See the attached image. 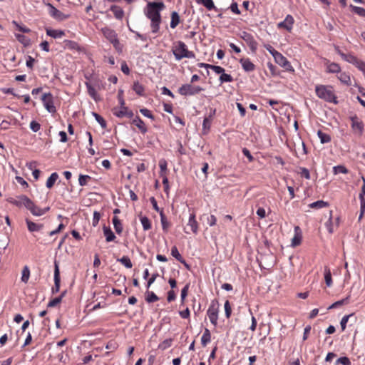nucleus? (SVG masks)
<instances>
[{
	"label": "nucleus",
	"instance_id": "nucleus-1",
	"mask_svg": "<svg viewBox=\"0 0 365 365\" xmlns=\"http://www.w3.org/2000/svg\"><path fill=\"white\" fill-rule=\"evenodd\" d=\"M8 201L17 207H21L24 205L34 216H41L50 210L49 207L43 209L40 208L36 205L31 199L24 195L18 196L17 199L10 198Z\"/></svg>",
	"mask_w": 365,
	"mask_h": 365
},
{
	"label": "nucleus",
	"instance_id": "nucleus-2",
	"mask_svg": "<svg viewBox=\"0 0 365 365\" xmlns=\"http://www.w3.org/2000/svg\"><path fill=\"white\" fill-rule=\"evenodd\" d=\"M145 14L151 21L150 27L152 33L157 34L160 30V25L162 21L160 13L153 7H150V4H148Z\"/></svg>",
	"mask_w": 365,
	"mask_h": 365
},
{
	"label": "nucleus",
	"instance_id": "nucleus-3",
	"mask_svg": "<svg viewBox=\"0 0 365 365\" xmlns=\"http://www.w3.org/2000/svg\"><path fill=\"white\" fill-rule=\"evenodd\" d=\"M315 92L319 98L323 99L327 102L333 103L334 104L338 103L336 96H335L331 86L318 85L315 88Z\"/></svg>",
	"mask_w": 365,
	"mask_h": 365
},
{
	"label": "nucleus",
	"instance_id": "nucleus-4",
	"mask_svg": "<svg viewBox=\"0 0 365 365\" xmlns=\"http://www.w3.org/2000/svg\"><path fill=\"white\" fill-rule=\"evenodd\" d=\"M202 91H204V88L200 86H195L187 83L183 84L179 88L178 93L182 96H194Z\"/></svg>",
	"mask_w": 365,
	"mask_h": 365
},
{
	"label": "nucleus",
	"instance_id": "nucleus-5",
	"mask_svg": "<svg viewBox=\"0 0 365 365\" xmlns=\"http://www.w3.org/2000/svg\"><path fill=\"white\" fill-rule=\"evenodd\" d=\"M218 312H219V304L217 300L212 301L207 312V314L210 320V322L216 326L217 324L218 319Z\"/></svg>",
	"mask_w": 365,
	"mask_h": 365
},
{
	"label": "nucleus",
	"instance_id": "nucleus-6",
	"mask_svg": "<svg viewBox=\"0 0 365 365\" xmlns=\"http://www.w3.org/2000/svg\"><path fill=\"white\" fill-rule=\"evenodd\" d=\"M351 122V128L354 133L361 135L364 132V123L356 115H354L349 117Z\"/></svg>",
	"mask_w": 365,
	"mask_h": 365
},
{
	"label": "nucleus",
	"instance_id": "nucleus-7",
	"mask_svg": "<svg viewBox=\"0 0 365 365\" xmlns=\"http://www.w3.org/2000/svg\"><path fill=\"white\" fill-rule=\"evenodd\" d=\"M45 108L51 113L56 112V107L53 104V96L51 93H43L41 96Z\"/></svg>",
	"mask_w": 365,
	"mask_h": 365
},
{
	"label": "nucleus",
	"instance_id": "nucleus-8",
	"mask_svg": "<svg viewBox=\"0 0 365 365\" xmlns=\"http://www.w3.org/2000/svg\"><path fill=\"white\" fill-rule=\"evenodd\" d=\"M240 36L248 45L252 52L255 53L257 49L258 43L255 40L254 36L247 31H242Z\"/></svg>",
	"mask_w": 365,
	"mask_h": 365
},
{
	"label": "nucleus",
	"instance_id": "nucleus-9",
	"mask_svg": "<svg viewBox=\"0 0 365 365\" xmlns=\"http://www.w3.org/2000/svg\"><path fill=\"white\" fill-rule=\"evenodd\" d=\"M187 49V46L184 42L180 41H178L176 43V45L174 46V48L173 49V55L175 56V59L178 61L182 59L183 57L179 56L185 53Z\"/></svg>",
	"mask_w": 365,
	"mask_h": 365
},
{
	"label": "nucleus",
	"instance_id": "nucleus-10",
	"mask_svg": "<svg viewBox=\"0 0 365 365\" xmlns=\"http://www.w3.org/2000/svg\"><path fill=\"white\" fill-rule=\"evenodd\" d=\"M61 284L60 271L58 264L56 261L54 262V286L51 289L53 294H56L59 292Z\"/></svg>",
	"mask_w": 365,
	"mask_h": 365
},
{
	"label": "nucleus",
	"instance_id": "nucleus-11",
	"mask_svg": "<svg viewBox=\"0 0 365 365\" xmlns=\"http://www.w3.org/2000/svg\"><path fill=\"white\" fill-rule=\"evenodd\" d=\"M294 20L292 15L288 14L285 19L279 22L277 24V27L279 29H284L288 31H290L292 29V26L294 24Z\"/></svg>",
	"mask_w": 365,
	"mask_h": 365
},
{
	"label": "nucleus",
	"instance_id": "nucleus-12",
	"mask_svg": "<svg viewBox=\"0 0 365 365\" xmlns=\"http://www.w3.org/2000/svg\"><path fill=\"white\" fill-rule=\"evenodd\" d=\"M103 36L110 42H113L118 38L116 32L108 27H105L101 29Z\"/></svg>",
	"mask_w": 365,
	"mask_h": 365
},
{
	"label": "nucleus",
	"instance_id": "nucleus-13",
	"mask_svg": "<svg viewBox=\"0 0 365 365\" xmlns=\"http://www.w3.org/2000/svg\"><path fill=\"white\" fill-rule=\"evenodd\" d=\"M48 6L49 7V14L54 19L58 20H63L67 18L66 15H64L61 11L58 10L52 4H48Z\"/></svg>",
	"mask_w": 365,
	"mask_h": 365
},
{
	"label": "nucleus",
	"instance_id": "nucleus-14",
	"mask_svg": "<svg viewBox=\"0 0 365 365\" xmlns=\"http://www.w3.org/2000/svg\"><path fill=\"white\" fill-rule=\"evenodd\" d=\"M240 63L242 68L246 72H251L255 69V65L250 60V58H242L240 59Z\"/></svg>",
	"mask_w": 365,
	"mask_h": 365
},
{
	"label": "nucleus",
	"instance_id": "nucleus-15",
	"mask_svg": "<svg viewBox=\"0 0 365 365\" xmlns=\"http://www.w3.org/2000/svg\"><path fill=\"white\" fill-rule=\"evenodd\" d=\"M187 225L190 227V230L193 233H197L198 223L195 220V215L194 213L190 214L189 217L188 223Z\"/></svg>",
	"mask_w": 365,
	"mask_h": 365
},
{
	"label": "nucleus",
	"instance_id": "nucleus-16",
	"mask_svg": "<svg viewBox=\"0 0 365 365\" xmlns=\"http://www.w3.org/2000/svg\"><path fill=\"white\" fill-rule=\"evenodd\" d=\"M26 225H27V227H28V230L31 232H38V231L41 230L42 228L43 227V224L35 223V222L31 221L29 219H26Z\"/></svg>",
	"mask_w": 365,
	"mask_h": 365
},
{
	"label": "nucleus",
	"instance_id": "nucleus-17",
	"mask_svg": "<svg viewBox=\"0 0 365 365\" xmlns=\"http://www.w3.org/2000/svg\"><path fill=\"white\" fill-rule=\"evenodd\" d=\"M295 235L292 240V245L293 247H296L299 245H300L302 241V233L301 230L299 226H296L294 227Z\"/></svg>",
	"mask_w": 365,
	"mask_h": 365
},
{
	"label": "nucleus",
	"instance_id": "nucleus-18",
	"mask_svg": "<svg viewBox=\"0 0 365 365\" xmlns=\"http://www.w3.org/2000/svg\"><path fill=\"white\" fill-rule=\"evenodd\" d=\"M103 234L106 237V242H112L115 239V235L111 230L110 227L103 226Z\"/></svg>",
	"mask_w": 365,
	"mask_h": 365
},
{
	"label": "nucleus",
	"instance_id": "nucleus-19",
	"mask_svg": "<svg viewBox=\"0 0 365 365\" xmlns=\"http://www.w3.org/2000/svg\"><path fill=\"white\" fill-rule=\"evenodd\" d=\"M132 123L136 125L143 134L147 132V128L144 122L140 119L139 116H136L133 120Z\"/></svg>",
	"mask_w": 365,
	"mask_h": 365
},
{
	"label": "nucleus",
	"instance_id": "nucleus-20",
	"mask_svg": "<svg viewBox=\"0 0 365 365\" xmlns=\"http://www.w3.org/2000/svg\"><path fill=\"white\" fill-rule=\"evenodd\" d=\"M110 10L113 11L115 17L117 19H122L124 16L123 10L118 6L112 5L110 8Z\"/></svg>",
	"mask_w": 365,
	"mask_h": 365
},
{
	"label": "nucleus",
	"instance_id": "nucleus-21",
	"mask_svg": "<svg viewBox=\"0 0 365 365\" xmlns=\"http://www.w3.org/2000/svg\"><path fill=\"white\" fill-rule=\"evenodd\" d=\"M46 34L49 36L54 38H61L63 36H64L65 33L63 31H61V30L47 29Z\"/></svg>",
	"mask_w": 365,
	"mask_h": 365
},
{
	"label": "nucleus",
	"instance_id": "nucleus-22",
	"mask_svg": "<svg viewBox=\"0 0 365 365\" xmlns=\"http://www.w3.org/2000/svg\"><path fill=\"white\" fill-rule=\"evenodd\" d=\"M171 21H170V27L172 29H175L180 22V19L178 13L177 11H173L170 15Z\"/></svg>",
	"mask_w": 365,
	"mask_h": 365
},
{
	"label": "nucleus",
	"instance_id": "nucleus-23",
	"mask_svg": "<svg viewBox=\"0 0 365 365\" xmlns=\"http://www.w3.org/2000/svg\"><path fill=\"white\" fill-rule=\"evenodd\" d=\"M211 340V334L208 329L205 328L201 338V344L205 346Z\"/></svg>",
	"mask_w": 365,
	"mask_h": 365
},
{
	"label": "nucleus",
	"instance_id": "nucleus-24",
	"mask_svg": "<svg viewBox=\"0 0 365 365\" xmlns=\"http://www.w3.org/2000/svg\"><path fill=\"white\" fill-rule=\"evenodd\" d=\"M197 4H202L208 10L214 9L217 11V9L215 6L212 0H196Z\"/></svg>",
	"mask_w": 365,
	"mask_h": 365
},
{
	"label": "nucleus",
	"instance_id": "nucleus-25",
	"mask_svg": "<svg viewBox=\"0 0 365 365\" xmlns=\"http://www.w3.org/2000/svg\"><path fill=\"white\" fill-rule=\"evenodd\" d=\"M273 57L274 58L275 62L279 66H284L285 62L287 59L279 52H274L273 54Z\"/></svg>",
	"mask_w": 365,
	"mask_h": 365
},
{
	"label": "nucleus",
	"instance_id": "nucleus-26",
	"mask_svg": "<svg viewBox=\"0 0 365 365\" xmlns=\"http://www.w3.org/2000/svg\"><path fill=\"white\" fill-rule=\"evenodd\" d=\"M113 224L116 233L118 235L121 234L123 232V225L116 216L113 218Z\"/></svg>",
	"mask_w": 365,
	"mask_h": 365
},
{
	"label": "nucleus",
	"instance_id": "nucleus-27",
	"mask_svg": "<svg viewBox=\"0 0 365 365\" xmlns=\"http://www.w3.org/2000/svg\"><path fill=\"white\" fill-rule=\"evenodd\" d=\"M15 36H16V39L21 43H22L24 45V46L26 47V46H30L31 39L29 38H28L27 36H26L23 34H16Z\"/></svg>",
	"mask_w": 365,
	"mask_h": 365
},
{
	"label": "nucleus",
	"instance_id": "nucleus-28",
	"mask_svg": "<svg viewBox=\"0 0 365 365\" xmlns=\"http://www.w3.org/2000/svg\"><path fill=\"white\" fill-rule=\"evenodd\" d=\"M58 178V175L57 174V173H53L46 181V187L48 189H51L53 186L54 183L56 182Z\"/></svg>",
	"mask_w": 365,
	"mask_h": 365
},
{
	"label": "nucleus",
	"instance_id": "nucleus-29",
	"mask_svg": "<svg viewBox=\"0 0 365 365\" xmlns=\"http://www.w3.org/2000/svg\"><path fill=\"white\" fill-rule=\"evenodd\" d=\"M160 215L163 230L166 232L170 227V223L168 222L167 217L163 212V210L160 211Z\"/></svg>",
	"mask_w": 365,
	"mask_h": 365
},
{
	"label": "nucleus",
	"instance_id": "nucleus-30",
	"mask_svg": "<svg viewBox=\"0 0 365 365\" xmlns=\"http://www.w3.org/2000/svg\"><path fill=\"white\" fill-rule=\"evenodd\" d=\"M145 294V300L148 303H153L159 299L158 297L153 292L147 291Z\"/></svg>",
	"mask_w": 365,
	"mask_h": 365
},
{
	"label": "nucleus",
	"instance_id": "nucleus-31",
	"mask_svg": "<svg viewBox=\"0 0 365 365\" xmlns=\"http://www.w3.org/2000/svg\"><path fill=\"white\" fill-rule=\"evenodd\" d=\"M309 206L310 208L319 209L329 206V203L323 200H318L311 203Z\"/></svg>",
	"mask_w": 365,
	"mask_h": 365
},
{
	"label": "nucleus",
	"instance_id": "nucleus-32",
	"mask_svg": "<svg viewBox=\"0 0 365 365\" xmlns=\"http://www.w3.org/2000/svg\"><path fill=\"white\" fill-rule=\"evenodd\" d=\"M349 8L351 11L354 12L355 14H358L359 16L361 17L365 18V9L356 6H354L351 4L349 6Z\"/></svg>",
	"mask_w": 365,
	"mask_h": 365
},
{
	"label": "nucleus",
	"instance_id": "nucleus-33",
	"mask_svg": "<svg viewBox=\"0 0 365 365\" xmlns=\"http://www.w3.org/2000/svg\"><path fill=\"white\" fill-rule=\"evenodd\" d=\"M133 89L138 96H144V87L139 82H134Z\"/></svg>",
	"mask_w": 365,
	"mask_h": 365
},
{
	"label": "nucleus",
	"instance_id": "nucleus-34",
	"mask_svg": "<svg viewBox=\"0 0 365 365\" xmlns=\"http://www.w3.org/2000/svg\"><path fill=\"white\" fill-rule=\"evenodd\" d=\"M86 86L88 90V93L91 97H92L95 101H97V92L94 87L88 82L86 83Z\"/></svg>",
	"mask_w": 365,
	"mask_h": 365
},
{
	"label": "nucleus",
	"instance_id": "nucleus-35",
	"mask_svg": "<svg viewBox=\"0 0 365 365\" xmlns=\"http://www.w3.org/2000/svg\"><path fill=\"white\" fill-rule=\"evenodd\" d=\"M317 135L320 138L322 143H327L331 141V137L329 135L323 133L322 130H318Z\"/></svg>",
	"mask_w": 365,
	"mask_h": 365
},
{
	"label": "nucleus",
	"instance_id": "nucleus-36",
	"mask_svg": "<svg viewBox=\"0 0 365 365\" xmlns=\"http://www.w3.org/2000/svg\"><path fill=\"white\" fill-rule=\"evenodd\" d=\"M118 261L120 262L122 264H123L126 268H131L133 267V264L130 261V259L128 256H123L120 259H118Z\"/></svg>",
	"mask_w": 365,
	"mask_h": 365
},
{
	"label": "nucleus",
	"instance_id": "nucleus-37",
	"mask_svg": "<svg viewBox=\"0 0 365 365\" xmlns=\"http://www.w3.org/2000/svg\"><path fill=\"white\" fill-rule=\"evenodd\" d=\"M353 317H355L354 313L350 314L349 315H345L342 317L341 322H340V325H341V328L342 331L345 330L346 324H347L349 319L351 318H353Z\"/></svg>",
	"mask_w": 365,
	"mask_h": 365
},
{
	"label": "nucleus",
	"instance_id": "nucleus-38",
	"mask_svg": "<svg viewBox=\"0 0 365 365\" xmlns=\"http://www.w3.org/2000/svg\"><path fill=\"white\" fill-rule=\"evenodd\" d=\"M140 222L144 230H148L151 228L150 221L146 216L141 217Z\"/></svg>",
	"mask_w": 365,
	"mask_h": 365
},
{
	"label": "nucleus",
	"instance_id": "nucleus-39",
	"mask_svg": "<svg viewBox=\"0 0 365 365\" xmlns=\"http://www.w3.org/2000/svg\"><path fill=\"white\" fill-rule=\"evenodd\" d=\"M93 115L95 117L96 121L101 125V128L105 129L106 128V122L104 118L99 114L93 112Z\"/></svg>",
	"mask_w": 365,
	"mask_h": 365
},
{
	"label": "nucleus",
	"instance_id": "nucleus-40",
	"mask_svg": "<svg viewBox=\"0 0 365 365\" xmlns=\"http://www.w3.org/2000/svg\"><path fill=\"white\" fill-rule=\"evenodd\" d=\"M349 297L350 296L349 295L346 298H344V299H343L341 300H339V301L333 303L331 306H329V309H334V308H336V307H337L339 306L348 304L349 303Z\"/></svg>",
	"mask_w": 365,
	"mask_h": 365
},
{
	"label": "nucleus",
	"instance_id": "nucleus-41",
	"mask_svg": "<svg viewBox=\"0 0 365 365\" xmlns=\"http://www.w3.org/2000/svg\"><path fill=\"white\" fill-rule=\"evenodd\" d=\"M91 180V177L88 175H80L78 178V182L81 186H85L88 182Z\"/></svg>",
	"mask_w": 365,
	"mask_h": 365
},
{
	"label": "nucleus",
	"instance_id": "nucleus-42",
	"mask_svg": "<svg viewBox=\"0 0 365 365\" xmlns=\"http://www.w3.org/2000/svg\"><path fill=\"white\" fill-rule=\"evenodd\" d=\"M30 270L27 266H25L22 269L21 281L26 283L29 279Z\"/></svg>",
	"mask_w": 365,
	"mask_h": 365
},
{
	"label": "nucleus",
	"instance_id": "nucleus-43",
	"mask_svg": "<svg viewBox=\"0 0 365 365\" xmlns=\"http://www.w3.org/2000/svg\"><path fill=\"white\" fill-rule=\"evenodd\" d=\"M173 339H167L164 340L162 343H160L158 345V349L161 350H165L166 349L171 346Z\"/></svg>",
	"mask_w": 365,
	"mask_h": 365
},
{
	"label": "nucleus",
	"instance_id": "nucleus-44",
	"mask_svg": "<svg viewBox=\"0 0 365 365\" xmlns=\"http://www.w3.org/2000/svg\"><path fill=\"white\" fill-rule=\"evenodd\" d=\"M150 7H153L156 10H158L160 13L162 10L165 9V4L163 2H149Z\"/></svg>",
	"mask_w": 365,
	"mask_h": 365
},
{
	"label": "nucleus",
	"instance_id": "nucleus-45",
	"mask_svg": "<svg viewBox=\"0 0 365 365\" xmlns=\"http://www.w3.org/2000/svg\"><path fill=\"white\" fill-rule=\"evenodd\" d=\"M339 364H342V365H351V361L350 359L346 357V356H342V357H340L336 361H335V365H339Z\"/></svg>",
	"mask_w": 365,
	"mask_h": 365
},
{
	"label": "nucleus",
	"instance_id": "nucleus-46",
	"mask_svg": "<svg viewBox=\"0 0 365 365\" xmlns=\"http://www.w3.org/2000/svg\"><path fill=\"white\" fill-rule=\"evenodd\" d=\"M123 106H121L120 108H114L112 110L113 115L118 118H123L125 116V110H123Z\"/></svg>",
	"mask_w": 365,
	"mask_h": 365
},
{
	"label": "nucleus",
	"instance_id": "nucleus-47",
	"mask_svg": "<svg viewBox=\"0 0 365 365\" xmlns=\"http://www.w3.org/2000/svg\"><path fill=\"white\" fill-rule=\"evenodd\" d=\"M220 81L221 83L224 82H232L233 81V78L231 75L225 73L223 72L221 76H220Z\"/></svg>",
	"mask_w": 365,
	"mask_h": 365
},
{
	"label": "nucleus",
	"instance_id": "nucleus-48",
	"mask_svg": "<svg viewBox=\"0 0 365 365\" xmlns=\"http://www.w3.org/2000/svg\"><path fill=\"white\" fill-rule=\"evenodd\" d=\"M212 122V115L205 117L203 120L202 128L204 130H209L210 128Z\"/></svg>",
	"mask_w": 365,
	"mask_h": 365
},
{
	"label": "nucleus",
	"instance_id": "nucleus-49",
	"mask_svg": "<svg viewBox=\"0 0 365 365\" xmlns=\"http://www.w3.org/2000/svg\"><path fill=\"white\" fill-rule=\"evenodd\" d=\"M338 78L341 83H343L346 85L350 84V76L349 75H347L346 73H340V75Z\"/></svg>",
	"mask_w": 365,
	"mask_h": 365
},
{
	"label": "nucleus",
	"instance_id": "nucleus-50",
	"mask_svg": "<svg viewBox=\"0 0 365 365\" xmlns=\"http://www.w3.org/2000/svg\"><path fill=\"white\" fill-rule=\"evenodd\" d=\"M171 255L173 257H175L178 261L182 262V257L179 253L178 250L176 246H173L171 249Z\"/></svg>",
	"mask_w": 365,
	"mask_h": 365
},
{
	"label": "nucleus",
	"instance_id": "nucleus-51",
	"mask_svg": "<svg viewBox=\"0 0 365 365\" xmlns=\"http://www.w3.org/2000/svg\"><path fill=\"white\" fill-rule=\"evenodd\" d=\"M328 72L329 73H339L340 71V67L337 63H331L327 67Z\"/></svg>",
	"mask_w": 365,
	"mask_h": 365
},
{
	"label": "nucleus",
	"instance_id": "nucleus-52",
	"mask_svg": "<svg viewBox=\"0 0 365 365\" xmlns=\"http://www.w3.org/2000/svg\"><path fill=\"white\" fill-rule=\"evenodd\" d=\"M333 169H334V174H339V173L346 174V173H348V170L344 165L334 166Z\"/></svg>",
	"mask_w": 365,
	"mask_h": 365
},
{
	"label": "nucleus",
	"instance_id": "nucleus-53",
	"mask_svg": "<svg viewBox=\"0 0 365 365\" xmlns=\"http://www.w3.org/2000/svg\"><path fill=\"white\" fill-rule=\"evenodd\" d=\"M224 307H225V316L227 319H229L232 314V308H231L230 303L228 300H227L225 302Z\"/></svg>",
	"mask_w": 365,
	"mask_h": 365
},
{
	"label": "nucleus",
	"instance_id": "nucleus-54",
	"mask_svg": "<svg viewBox=\"0 0 365 365\" xmlns=\"http://www.w3.org/2000/svg\"><path fill=\"white\" fill-rule=\"evenodd\" d=\"M159 167L160 168V175L163 176L164 173L167 170V162L165 159H161L159 161Z\"/></svg>",
	"mask_w": 365,
	"mask_h": 365
},
{
	"label": "nucleus",
	"instance_id": "nucleus-55",
	"mask_svg": "<svg viewBox=\"0 0 365 365\" xmlns=\"http://www.w3.org/2000/svg\"><path fill=\"white\" fill-rule=\"evenodd\" d=\"M190 284H187L181 290V303L184 304L185 297L187 295Z\"/></svg>",
	"mask_w": 365,
	"mask_h": 365
},
{
	"label": "nucleus",
	"instance_id": "nucleus-56",
	"mask_svg": "<svg viewBox=\"0 0 365 365\" xmlns=\"http://www.w3.org/2000/svg\"><path fill=\"white\" fill-rule=\"evenodd\" d=\"M324 279L327 287H331L332 284V279L330 270L328 269L324 274Z\"/></svg>",
	"mask_w": 365,
	"mask_h": 365
},
{
	"label": "nucleus",
	"instance_id": "nucleus-57",
	"mask_svg": "<svg viewBox=\"0 0 365 365\" xmlns=\"http://www.w3.org/2000/svg\"><path fill=\"white\" fill-rule=\"evenodd\" d=\"M30 128L34 131V132H38L40 128H41V125L40 123H38L37 121H35V120H32L30 123Z\"/></svg>",
	"mask_w": 365,
	"mask_h": 365
},
{
	"label": "nucleus",
	"instance_id": "nucleus-58",
	"mask_svg": "<svg viewBox=\"0 0 365 365\" xmlns=\"http://www.w3.org/2000/svg\"><path fill=\"white\" fill-rule=\"evenodd\" d=\"M113 44V46H114V48H115V50L118 52V53H121L122 51H123V45L120 43L118 38H117L116 40H115L113 42L111 43Z\"/></svg>",
	"mask_w": 365,
	"mask_h": 365
},
{
	"label": "nucleus",
	"instance_id": "nucleus-59",
	"mask_svg": "<svg viewBox=\"0 0 365 365\" xmlns=\"http://www.w3.org/2000/svg\"><path fill=\"white\" fill-rule=\"evenodd\" d=\"M117 347H118V344H117V342H116L115 341H114V340H110V341H109L108 342V344H107L106 346V348L107 349H110V350H111V351H113V350L116 349H117Z\"/></svg>",
	"mask_w": 365,
	"mask_h": 365
},
{
	"label": "nucleus",
	"instance_id": "nucleus-60",
	"mask_svg": "<svg viewBox=\"0 0 365 365\" xmlns=\"http://www.w3.org/2000/svg\"><path fill=\"white\" fill-rule=\"evenodd\" d=\"M209 68L212 69L217 74H222L225 72V69L219 66L212 65L211 66H209Z\"/></svg>",
	"mask_w": 365,
	"mask_h": 365
},
{
	"label": "nucleus",
	"instance_id": "nucleus-61",
	"mask_svg": "<svg viewBox=\"0 0 365 365\" xmlns=\"http://www.w3.org/2000/svg\"><path fill=\"white\" fill-rule=\"evenodd\" d=\"M61 297H56L48 302L47 307H54L57 306L59 303H61Z\"/></svg>",
	"mask_w": 365,
	"mask_h": 365
},
{
	"label": "nucleus",
	"instance_id": "nucleus-62",
	"mask_svg": "<svg viewBox=\"0 0 365 365\" xmlns=\"http://www.w3.org/2000/svg\"><path fill=\"white\" fill-rule=\"evenodd\" d=\"M359 58H357L355 56L352 54H349L346 57V61L350 63H352L354 65H356L357 63Z\"/></svg>",
	"mask_w": 365,
	"mask_h": 365
},
{
	"label": "nucleus",
	"instance_id": "nucleus-63",
	"mask_svg": "<svg viewBox=\"0 0 365 365\" xmlns=\"http://www.w3.org/2000/svg\"><path fill=\"white\" fill-rule=\"evenodd\" d=\"M361 71L365 73V62L358 60L357 63L355 65Z\"/></svg>",
	"mask_w": 365,
	"mask_h": 365
},
{
	"label": "nucleus",
	"instance_id": "nucleus-64",
	"mask_svg": "<svg viewBox=\"0 0 365 365\" xmlns=\"http://www.w3.org/2000/svg\"><path fill=\"white\" fill-rule=\"evenodd\" d=\"M361 71L365 73V62L358 60L357 63L355 65Z\"/></svg>",
	"mask_w": 365,
	"mask_h": 365
}]
</instances>
